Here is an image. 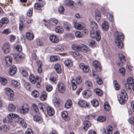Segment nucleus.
<instances>
[{
	"label": "nucleus",
	"mask_w": 134,
	"mask_h": 134,
	"mask_svg": "<svg viewBox=\"0 0 134 134\" xmlns=\"http://www.w3.org/2000/svg\"><path fill=\"white\" fill-rule=\"evenodd\" d=\"M115 42L118 47L122 48L123 47V44L121 42L124 38L122 33L116 31L114 33Z\"/></svg>",
	"instance_id": "nucleus-3"
},
{
	"label": "nucleus",
	"mask_w": 134,
	"mask_h": 134,
	"mask_svg": "<svg viewBox=\"0 0 134 134\" xmlns=\"http://www.w3.org/2000/svg\"><path fill=\"white\" fill-rule=\"evenodd\" d=\"M79 105L81 107H89V103L83 100H81L79 101L78 102Z\"/></svg>",
	"instance_id": "nucleus-13"
},
{
	"label": "nucleus",
	"mask_w": 134,
	"mask_h": 134,
	"mask_svg": "<svg viewBox=\"0 0 134 134\" xmlns=\"http://www.w3.org/2000/svg\"><path fill=\"white\" fill-rule=\"evenodd\" d=\"M65 65L68 68H70L73 65L72 61L70 60L67 59L64 62Z\"/></svg>",
	"instance_id": "nucleus-30"
},
{
	"label": "nucleus",
	"mask_w": 134,
	"mask_h": 134,
	"mask_svg": "<svg viewBox=\"0 0 134 134\" xmlns=\"http://www.w3.org/2000/svg\"><path fill=\"white\" fill-rule=\"evenodd\" d=\"M26 37L28 40H32L34 38V36L32 33L28 32L26 34Z\"/></svg>",
	"instance_id": "nucleus-25"
},
{
	"label": "nucleus",
	"mask_w": 134,
	"mask_h": 134,
	"mask_svg": "<svg viewBox=\"0 0 134 134\" xmlns=\"http://www.w3.org/2000/svg\"><path fill=\"white\" fill-rule=\"evenodd\" d=\"M13 87L15 88L19 89L20 87V84L15 80H13L11 82Z\"/></svg>",
	"instance_id": "nucleus-19"
},
{
	"label": "nucleus",
	"mask_w": 134,
	"mask_h": 134,
	"mask_svg": "<svg viewBox=\"0 0 134 134\" xmlns=\"http://www.w3.org/2000/svg\"><path fill=\"white\" fill-rule=\"evenodd\" d=\"M72 49L75 50L80 51V47L78 46L76 44H74L72 45Z\"/></svg>",
	"instance_id": "nucleus-51"
},
{
	"label": "nucleus",
	"mask_w": 134,
	"mask_h": 134,
	"mask_svg": "<svg viewBox=\"0 0 134 134\" xmlns=\"http://www.w3.org/2000/svg\"><path fill=\"white\" fill-rule=\"evenodd\" d=\"M33 8H30L28 10L27 13V15L29 16H31L32 14Z\"/></svg>",
	"instance_id": "nucleus-63"
},
{
	"label": "nucleus",
	"mask_w": 134,
	"mask_h": 134,
	"mask_svg": "<svg viewBox=\"0 0 134 134\" xmlns=\"http://www.w3.org/2000/svg\"><path fill=\"white\" fill-rule=\"evenodd\" d=\"M93 65L94 66L95 69L98 71H100L102 69L100 63L98 61H95L93 62Z\"/></svg>",
	"instance_id": "nucleus-12"
},
{
	"label": "nucleus",
	"mask_w": 134,
	"mask_h": 134,
	"mask_svg": "<svg viewBox=\"0 0 134 134\" xmlns=\"http://www.w3.org/2000/svg\"><path fill=\"white\" fill-rule=\"evenodd\" d=\"M102 28L105 30H107L109 28V25L108 22L106 21H105L102 24Z\"/></svg>",
	"instance_id": "nucleus-36"
},
{
	"label": "nucleus",
	"mask_w": 134,
	"mask_h": 134,
	"mask_svg": "<svg viewBox=\"0 0 134 134\" xmlns=\"http://www.w3.org/2000/svg\"><path fill=\"white\" fill-rule=\"evenodd\" d=\"M104 108L105 110L107 111H109L110 110V105L108 104L107 102H106L104 103Z\"/></svg>",
	"instance_id": "nucleus-48"
},
{
	"label": "nucleus",
	"mask_w": 134,
	"mask_h": 134,
	"mask_svg": "<svg viewBox=\"0 0 134 134\" xmlns=\"http://www.w3.org/2000/svg\"><path fill=\"white\" fill-rule=\"evenodd\" d=\"M55 49L57 51L62 52L64 50L65 47L62 44L57 45L55 47Z\"/></svg>",
	"instance_id": "nucleus-21"
},
{
	"label": "nucleus",
	"mask_w": 134,
	"mask_h": 134,
	"mask_svg": "<svg viewBox=\"0 0 134 134\" xmlns=\"http://www.w3.org/2000/svg\"><path fill=\"white\" fill-rule=\"evenodd\" d=\"M119 96H121L123 97L126 99H128V96L127 93L126 91L124 90H121L120 94L118 96V97L119 98Z\"/></svg>",
	"instance_id": "nucleus-24"
},
{
	"label": "nucleus",
	"mask_w": 134,
	"mask_h": 134,
	"mask_svg": "<svg viewBox=\"0 0 134 134\" xmlns=\"http://www.w3.org/2000/svg\"><path fill=\"white\" fill-rule=\"evenodd\" d=\"M119 71L123 75V76L125 75V69L123 68H120L119 69Z\"/></svg>",
	"instance_id": "nucleus-64"
},
{
	"label": "nucleus",
	"mask_w": 134,
	"mask_h": 134,
	"mask_svg": "<svg viewBox=\"0 0 134 134\" xmlns=\"http://www.w3.org/2000/svg\"><path fill=\"white\" fill-rule=\"evenodd\" d=\"M53 103L56 107L59 106V100L57 98H54L53 100Z\"/></svg>",
	"instance_id": "nucleus-54"
},
{
	"label": "nucleus",
	"mask_w": 134,
	"mask_h": 134,
	"mask_svg": "<svg viewBox=\"0 0 134 134\" xmlns=\"http://www.w3.org/2000/svg\"><path fill=\"white\" fill-rule=\"evenodd\" d=\"M57 88L59 92L60 93H63L65 91L66 87L65 86L62 82H59L58 83Z\"/></svg>",
	"instance_id": "nucleus-10"
},
{
	"label": "nucleus",
	"mask_w": 134,
	"mask_h": 134,
	"mask_svg": "<svg viewBox=\"0 0 134 134\" xmlns=\"http://www.w3.org/2000/svg\"><path fill=\"white\" fill-rule=\"evenodd\" d=\"M48 114L49 116H52L54 113V111L52 107H48L46 108Z\"/></svg>",
	"instance_id": "nucleus-23"
},
{
	"label": "nucleus",
	"mask_w": 134,
	"mask_h": 134,
	"mask_svg": "<svg viewBox=\"0 0 134 134\" xmlns=\"http://www.w3.org/2000/svg\"><path fill=\"white\" fill-rule=\"evenodd\" d=\"M72 104L71 100L70 99H69L66 102L65 107L66 108H69L71 107Z\"/></svg>",
	"instance_id": "nucleus-37"
},
{
	"label": "nucleus",
	"mask_w": 134,
	"mask_h": 134,
	"mask_svg": "<svg viewBox=\"0 0 134 134\" xmlns=\"http://www.w3.org/2000/svg\"><path fill=\"white\" fill-rule=\"evenodd\" d=\"M29 79L30 82L33 84H35L36 82V79L34 75L31 74L29 77Z\"/></svg>",
	"instance_id": "nucleus-45"
},
{
	"label": "nucleus",
	"mask_w": 134,
	"mask_h": 134,
	"mask_svg": "<svg viewBox=\"0 0 134 134\" xmlns=\"http://www.w3.org/2000/svg\"><path fill=\"white\" fill-rule=\"evenodd\" d=\"M95 14L96 20L98 21L101 17V14L100 12L98 10H96Z\"/></svg>",
	"instance_id": "nucleus-42"
},
{
	"label": "nucleus",
	"mask_w": 134,
	"mask_h": 134,
	"mask_svg": "<svg viewBox=\"0 0 134 134\" xmlns=\"http://www.w3.org/2000/svg\"><path fill=\"white\" fill-rule=\"evenodd\" d=\"M49 23L55 26L58 23L57 19L55 18H52L49 20Z\"/></svg>",
	"instance_id": "nucleus-28"
},
{
	"label": "nucleus",
	"mask_w": 134,
	"mask_h": 134,
	"mask_svg": "<svg viewBox=\"0 0 134 134\" xmlns=\"http://www.w3.org/2000/svg\"><path fill=\"white\" fill-rule=\"evenodd\" d=\"M2 49L4 54H7L10 52V44L9 43H5L3 45Z\"/></svg>",
	"instance_id": "nucleus-7"
},
{
	"label": "nucleus",
	"mask_w": 134,
	"mask_h": 134,
	"mask_svg": "<svg viewBox=\"0 0 134 134\" xmlns=\"http://www.w3.org/2000/svg\"><path fill=\"white\" fill-rule=\"evenodd\" d=\"M73 57L76 60H81L82 58V55L78 52H75L73 53Z\"/></svg>",
	"instance_id": "nucleus-15"
},
{
	"label": "nucleus",
	"mask_w": 134,
	"mask_h": 134,
	"mask_svg": "<svg viewBox=\"0 0 134 134\" xmlns=\"http://www.w3.org/2000/svg\"><path fill=\"white\" fill-rule=\"evenodd\" d=\"M32 96L35 97H37L39 96V93L37 90H34L31 93Z\"/></svg>",
	"instance_id": "nucleus-56"
},
{
	"label": "nucleus",
	"mask_w": 134,
	"mask_h": 134,
	"mask_svg": "<svg viewBox=\"0 0 134 134\" xmlns=\"http://www.w3.org/2000/svg\"><path fill=\"white\" fill-rule=\"evenodd\" d=\"M92 93L91 92L88 90L84 91L82 93L83 96L85 98H87L91 96Z\"/></svg>",
	"instance_id": "nucleus-22"
},
{
	"label": "nucleus",
	"mask_w": 134,
	"mask_h": 134,
	"mask_svg": "<svg viewBox=\"0 0 134 134\" xmlns=\"http://www.w3.org/2000/svg\"><path fill=\"white\" fill-rule=\"evenodd\" d=\"M7 82V80L4 77H0V82L3 85H5Z\"/></svg>",
	"instance_id": "nucleus-43"
},
{
	"label": "nucleus",
	"mask_w": 134,
	"mask_h": 134,
	"mask_svg": "<svg viewBox=\"0 0 134 134\" xmlns=\"http://www.w3.org/2000/svg\"><path fill=\"white\" fill-rule=\"evenodd\" d=\"M16 107L14 105L13 103L9 104L8 107V110L9 112L13 111L15 110Z\"/></svg>",
	"instance_id": "nucleus-32"
},
{
	"label": "nucleus",
	"mask_w": 134,
	"mask_h": 134,
	"mask_svg": "<svg viewBox=\"0 0 134 134\" xmlns=\"http://www.w3.org/2000/svg\"><path fill=\"white\" fill-rule=\"evenodd\" d=\"M47 97V94L45 91H43L41 93L40 99L42 101L45 100Z\"/></svg>",
	"instance_id": "nucleus-34"
},
{
	"label": "nucleus",
	"mask_w": 134,
	"mask_h": 134,
	"mask_svg": "<svg viewBox=\"0 0 134 134\" xmlns=\"http://www.w3.org/2000/svg\"><path fill=\"white\" fill-rule=\"evenodd\" d=\"M113 83L115 90H119L120 88V86L118 84L117 81L115 80H114L113 81Z\"/></svg>",
	"instance_id": "nucleus-53"
},
{
	"label": "nucleus",
	"mask_w": 134,
	"mask_h": 134,
	"mask_svg": "<svg viewBox=\"0 0 134 134\" xmlns=\"http://www.w3.org/2000/svg\"><path fill=\"white\" fill-rule=\"evenodd\" d=\"M81 81L82 80L81 79V77L79 76L78 77L76 80L74 79H72L71 81V83L73 89L75 90L77 86L76 84V83L79 84L81 82Z\"/></svg>",
	"instance_id": "nucleus-6"
},
{
	"label": "nucleus",
	"mask_w": 134,
	"mask_h": 134,
	"mask_svg": "<svg viewBox=\"0 0 134 134\" xmlns=\"http://www.w3.org/2000/svg\"><path fill=\"white\" fill-rule=\"evenodd\" d=\"M16 70V66L15 65H13L10 67L9 73L11 75H13L15 74Z\"/></svg>",
	"instance_id": "nucleus-20"
},
{
	"label": "nucleus",
	"mask_w": 134,
	"mask_h": 134,
	"mask_svg": "<svg viewBox=\"0 0 134 134\" xmlns=\"http://www.w3.org/2000/svg\"><path fill=\"white\" fill-rule=\"evenodd\" d=\"M94 91L95 93L98 96H101L103 94V93L98 88L95 89Z\"/></svg>",
	"instance_id": "nucleus-55"
},
{
	"label": "nucleus",
	"mask_w": 134,
	"mask_h": 134,
	"mask_svg": "<svg viewBox=\"0 0 134 134\" xmlns=\"http://www.w3.org/2000/svg\"><path fill=\"white\" fill-rule=\"evenodd\" d=\"M74 2L72 1L65 0L64 1L65 4L68 6L72 7L74 5Z\"/></svg>",
	"instance_id": "nucleus-35"
},
{
	"label": "nucleus",
	"mask_w": 134,
	"mask_h": 134,
	"mask_svg": "<svg viewBox=\"0 0 134 134\" xmlns=\"http://www.w3.org/2000/svg\"><path fill=\"white\" fill-rule=\"evenodd\" d=\"M83 124L84 126L83 127V129L85 130H87L88 127H89L91 125L90 122L87 120H85L84 121Z\"/></svg>",
	"instance_id": "nucleus-29"
},
{
	"label": "nucleus",
	"mask_w": 134,
	"mask_h": 134,
	"mask_svg": "<svg viewBox=\"0 0 134 134\" xmlns=\"http://www.w3.org/2000/svg\"><path fill=\"white\" fill-rule=\"evenodd\" d=\"M6 65L7 66H9L12 64V58L10 56H7L5 58Z\"/></svg>",
	"instance_id": "nucleus-18"
},
{
	"label": "nucleus",
	"mask_w": 134,
	"mask_h": 134,
	"mask_svg": "<svg viewBox=\"0 0 134 134\" xmlns=\"http://www.w3.org/2000/svg\"><path fill=\"white\" fill-rule=\"evenodd\" d=\"M127 83L125 85L126 89L130 90L131 89V87L134 85V79L131 77H129L127 79Z\"/></svg>",
	"instance_id": "nucleus-4"
},
{
	"label": "nucleus",
	"mask_w": 134,
	"mask_h": 134,
	"mask_svg": "<svg viewBox=\"0 0 134 134\" xmlns=\"http://www.w3.org/2000/svg\"><path fill=\"white\" fill-rule=\"evenodd\" d=\"M58 11L60 13L63 14L64 11V9L63 7L60 6L58 9Z\"/></svg>",
	"instance_id": "nucleus-60"
},
{
	"label": "nucleus",
	"mask_w": 134,
	"mask_h": 134,
	"mask_svg": "<svg viewBox=\"0 0 134 134\" xmlns=\"http://www.w3.org/2000/svg\"><path fill=\"white\" fill-rule=\"evenodd\" d=\"M91 27L93 30L90 32L91 37L93 38L95 37L97 41H99L101 39V37L100 31L98 30H96L98 27L97 25L95 22L92 21L91 23Z\"/></svg>",
	"instance_id": "nucleus-1"
},
{
	"label": "nucleus",
	"mask_w": 134,
	"mask_h": 134,
	"mask_svg": "<svg viewBox=\"0 0 134 134\" xmlns=\"http://www.w3.org/2000/svg\"><path fill=\"white\" fill-rule=\"evenodd\" d=\"M7 117L8 123L12 125H15V122L13 119H15L18 118L17 121L20 124L21 122H24V121L23 118H20L19 115L15 113L9 114L7 116Z\"/></svg>",
	"instance_id": "nucleus-2"
},
{
	"label": "nucleus",
	"mask_w": 134,
	"mask_h": 134,
	"mask_svg": "<svg viewBox=\"0 0 134 134\" xmlns=\"http://www.w3.org/2000/svg\"><path fill=\"white\" fill-rule=\"evenodd\" d=\"M24 86L25 88L27 90H29L31 87V85L28 82L25 83Z\"/></svg>",
	"instance_id": "nucleus-62"
},
{
	"label": "nucleus",
	"mask_w": 134,
	"mask_h": 134,
	"mask_svg": "<svg viewBox=\"0 0 134 134\" xmlns=\"http://www.w3.org/2000/svg\"><path fill=\"white\" fill-rule=\"evenodd\" d=\"M80 51H83L84 52H86L88 50V48L85 45H83L80 47Z\"/></svg>",
	"instance_id": "nucleus-52"
},
{
	"label": "nucleus",
	"mask_w": 134,
	"mask_h": 134,
	"mask_svg": "<svg viewBox=\"0 0 134 134\" xmlns=\"http://www.w3.org/2000/svg\"><path fill=\"white\" fill-rule=\"evenodd\" d=\"M38 106L40 109L43 111H44V110L46 108V107L45 105L42 103H39L38 104Z\"/></svg>",
	"instance_id": "nucleus-49"
},
{
	"label": "nucleus",
	"mask_w": 134,
	"mask_h": 134,
	"mask_svg": "<svg viewBox=\"0 0 134 134\" xmlns=\"http://www.w3.org/2000/svg\"><path fill=\"white\" fill-rule=\"evenodd\" d=\"M50 60L52 62L56 61L60 59L59 57L58 56H53L50 57Z\"/></svg>",
	"instance_id": "nucleus-47"
},
{
	"label": "nucleus",
	"mask_w": 134,
	"mask_h": 134,
	"mask_svg": "<svg viewBox=\"0 0 134 134\" xmlns=\"http://www.w3.org/2000/svg\"><path fill=\"white\" fill-rule=\"evenodd\" d=\"M80 68L85 73L89 71V67L87 65H85L83 63H81L79 65Z\"/></svg>",
	"instance_id": "nucleus-16"
},
{
	"label": "nucleus",
	"mask_w": 134,
	"mask_h": 134,
	"mask_svg": "<svg viewBox=\"0 0 134 134\" xmlns=\"http://www.w3.org/2000/svg\"><path fill=\"white\" fill-rule=\"evenodd\" d=\"M25 55L23 53H19L14 54V58L16 62H20L22 59L24 58Z\"/></svg>",
	"instance_id": "nucleus-9"
},
{
	"label": "nucleus",
	"mask_w": 134,
	"mask_h": 134,
	"mask_svg": "<svg viewBox=\"0 0 134 134\" xmlns=\"http://www.w3.org/2000/svg\"><path fill=\"white\" fill-rule=\"evenodd\" d=\"M107 16L109 20L111 22L114 21V19L112 15L110 13H108L107 14Z\"/></svg>",
	"instance_id": "nucleus-58"
},
{
	"label": "nucleus",
	"mask_w": 134,
	"mask_h": 134,
	"mask_svg": "<svg viewBox=\"0 0 134 134\" xmlns=\"http://www.w3.org/2000/svg\"><path fill=\"white\" fill-rule=\"evenodd\" d=\"M34 119L35 121L38 122L39 123H41L42 121L41 118L38 116H36L34 117Z\"/></svg>",
	"instance_id": "nucleus-44"
},
{
	"label": "nucleus",
	"mask_w": 134,
	"mask_h": 134,
	"mask_svg": "<svg viewBox=\"0 0 134 134\" xmlns=\"http://www.w3.org/2000/svg\"><path fill=\"white\" fill-rule=\"evenodd\" d=\"M75 28L79 30H82L85 27L84 24L81 22H77L74 24Z\"/></svg>",
	"instance_id": "nucleus-11"
},
{
	"label": "nucleus",
	"mask_w": 134,
	"mask_h": 134,
	"mask_svg": "<svg viewBox=\"0 0 134 134\" xmlns=\"http://www.w3.org/2000/svg\"><path fill=\"white\" fill-rule=\"evenodd\" d=\"M63 27L66 30H69L71 28V26L69 23L64 21L63 23Z\"/></svg>",
	"instance_id": "nucleus-26"
},
{
	"label": "nucleus",
	"mask_w": 134,
	"mask_h": 134,
	"mask_svg": "<svg viewBox=\"0 0 134 134\" xmlns=\"http://www.w3.org/2000/svg\"><path fill=\"white\" fill-rule=\"evenodd\" d=\"M106 120V118L105 116H99L97 117V120L100 122H103Z\"/></svg>",
	"instance_id": "nucleus-41"
},
{
	"label": "nucleus",
	"mask_w": 134,
	"mask_h": 134,
	"mask_svg": "<svg viewBox=\"0 0 134 134\" xmlns=\"http://www.w3.org/2000/svg\"><path fill=\"white\" fill-rule=\"evenodd\" d=\"M68 113L67 112L65 111H63L62 113V117L66 121L68 120Z\"/></svg>",
	"instance_id": "nucleus-38"
},
{
	"label": "nucleus",
	"mask_w": 134,
	"mask_h": 134,
	"mask_svg": "<svg viewBox=\"0 0 134 134\" xmlns=\"http://www.w3.org/2000/svg\"><path fill=\"white\" fill-rule=\"evenodd\" d=\"M75 34L76 36L78 38H81L82 36V34L79 31H77L76 32Z\"/></svg>",
	"instance_id": "nucleus-59"
},
{
	"label": "nucleus",
	"mask_w": 134,
	"mask_h": 134,
	"mask_svg": "<svg viewBox=\"0 0 134 134\" xmlns=\"http://www.w3.org/2000/svg\"><path fill=\"white\" fill-rule=\"evenodd\" d=\"M50 40L53 43H57L59 41L58 37L55 35H52L49 37Z\"/></svg>",
	"instance_id": "nucleus-14"
},
{
	"label": "nucleus",
	"mask_w": 134,
	"mask_h": 134,
	"mask_svg": "<svg viewBox=\"0 0 134 134\" xmlns=\"http://www.w3.org/2000/svg\"><path fill=\"white\" fill-rule=\"evenodd\" d=\"M91 103L92 105L94 107H97L99 105L98 101L96 99H93L92 100Z\"/></svg>",
	"instance_id": "nucleus-40"
},
{
	"label": "nucleus",
	"mask_w": 134,
	"mask_h": 134,
	"mask_svg": "<svg viewBox=\"0 0 134 134\" xmlns=\"http://www.w3.org/2000/svg\"><path fill=\"white\" fill-rule=\"evenodd\" d=\"M118 98L119 103L122 104H124L125 103V100H127L121 96H119V98L118 97Z\"/></svg>",
	"instance_id": "nucleus-50"
},
{
	"label": "nucleus",
	"mask_w": 134,
	"mask_h": 134,
	"mask_svg": "<svg viewBox=\"0 0 134 134\" xmlns=\"http://www.w3.org/2000/svg\"><path fill=\"white\" fill-rule=\"evenodd\" d=\"M118 56V60L120 61V63H117V64L118 66H119L122 65V64L125 62L126 59L125 57L122 54H119Z\"/></svg>",
	"instance_id": "nucleus-8"
},
{
	"label": "nucleus",
	"mask_w": 134,
	"mask_h": 134,
	"mask_svg": "<svg viewBox=\"0 0 134 134\" xmlns=\"http://www.w3.org/2000/svg\"><path fill=\"white\" fill-rule=\"evenodd\" d=\"M55 69L57 73H60L62 71L61 68L59 64H56L55 65Z\"/></svg>",
	"instance_id": "nucleus-33"
},
{
	"label": "nucleus",
	"mask_w": 134,
	"mask_h": 134,
	"mask_svg": "<svg viewBox=\"0 0 134 134\" xmlns=\"http://www.w3.org/2000/svg\"><path fill=\"white\" fill-rule=\"evenodd\" d=\"M128 121L132 125H134V117H130L128 120Z\"/></svg>",
	"instance_id": "nucleus-61"
},
{
	"label": "nucleus",
	"mask_w": 134,
	"mask_h": 134,
	"mask_svg": "<svg viewBox=\"0 0 134 134\" xmlns=\"http://www.w3.org/2000/svg\"><path fill=\"white\" fill-rule=\"evenodd\" d=\"M9 22L8 19L5 17L3 18L0 21V27H2L3 24H7Z\"/></svg>",
	"instance_id": "nucleus-27"
},
{
	"label": "nucleus",
	"mask_w": 134,
	"mask_h": 134,
	"mask_svg": "<svg viewBox=\"0 0 134 134\" xmlns=\"http://www.w3.org/2000/svg\"><path fill=\"white\" fill-rule=\"evenodd\" d=\"M55 31L57 33H61L64 31V30L62 27L58 26L55 28Z\"/></svg>",
	"instance_id": "nucleus-39"
},
{
	"label": "nucleus",
	"mask_w": 134,
	"mask_h": 134,
	"mask_svg": "<svg viewBox=\"0 0 134 134\" xmlns=\"http://www.w3.org/2000/svg\"><path fill=\"white\" fill-rule=\"evenodd\" d=\"M5 93L8 96L10 97H12L14 96V93L13 91L9 88H5Z\"/></svg>",
	"instance_id": "nucleus-17"
},
{
	"label": "nucleus",
	"mask_w": 134,
	"mask_h": 134,
	"mask_svg": "<svg viewBox=\"0 0 134 134\" xmlns=\"http://www.w3.org/2000/svg\"><path fill=\"white\" fill-rule=\"evenodd\" d=\"M46 90L48 92H50L52 91L53 89L52 86L50 85H47L46 86Z\"/></svg>",
	"instance_id": "nucleus-57"
},
{
	"label": "nucleus",
	"mask_w": 134,
	"mask_h": 134,
	"mask_svg": "<svg viewBox=\"0 0 134 134\" xmlns=\"http://www.w3.org/2000/svg\"><path fill=\"white\" fill-rule=\"evenodd\" d=\"M112 127L110 126H109L107 129V130L104 132V134H112Z\"/></svg>",
	"instance_id": "nucleus-31"
},
{
	"label": "nucleus",
	"mask_w": 134,
	"mask_h": 134,
	"mask_svg": "<svg viewBox=\"0 0 134 134\" xmlns=\"http://www.w3.org/2000/svg\"><path fill=\"white\" fill-rule=\"evenodd\" d=\"M29 108V107L27 103H25L22 106L20 107V112L22 114H26L28 112Z\"/></svg>",
	"instance_id": "nucleus-5"
},
{
	"label": "nucleus",
	"mask_w": 134,
	"mask_h": 134,
	"mask_svg": "<svg viewBox=\"0 0 134 134\" xmlns=\"http://www.w3.org/2000/svg\"><path fill=\"white\" fill-rule=\"evenodd\" d=\"M43 6V4L40 3H35V8L36 9L40 10L41 8Z\"/></svg>",
	"instance_id": "nucleus-46"
}]
</instances>
